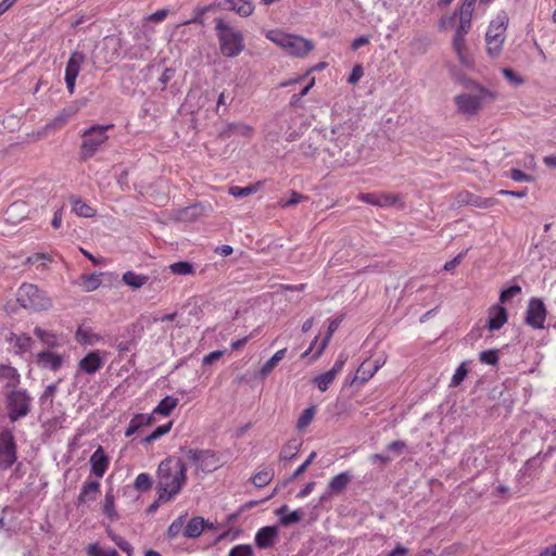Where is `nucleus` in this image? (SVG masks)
<instances>
[{
    "label": "nucleus",
    "mask_w": 556,
    "mask_h": 556,
    "mask_svg": "<svg viewBox=\"0 0 556 556\" xmlns=\"http://www.w3.org/2000/svg\"><path fill=\"white\" fill-rule=\"evenodd\" d=\"M228 556H254V551L250 544H239L229 551Z\"/></svg>",
    "instance_id": "3c124183"
},
{
    "label": "nucleus",
    "mask_w": 556,
    "mask_h": 556,
    "mask_svg": "<svg viewBox=\"0 0 556 556\" xmlns=\"http://www.w3.org/2000/svg\"><path fill=\"white\" fill-rule=\"evenodd\" d=\"M509 177L514 181H532V179H533L532 176L526 174L525 172H522L521 169H518V168L510 169Z\"/></svg>",
    "instance_id": "0e129e2a"
},
{
    "label": "nucleus",
    "mask_w": 556,
    "mask_h": 556,
    "mask_svg": "<svg viewBox=\"0 0 556 556\" xmlns=\"http://www.w3.org/2000/svg\"><path fill=\"white\" fill-rule=\"evenodd\" d=\"M7 342L11 344L13 352L17 355H23L31 351L35 344L33 338L29 334H16L14 332L9 333L7 337Z\"/></svg>",
    "instance_id": "4468645a"
},
{
    "label": "nucleus",
    "mask_w": 556,
    "mask_h": 556,
    "mask_svg": "<svg viewBox=\"0 0 556 556\" xmlns=\"http://www.w3.org/2000/svg\"><path fill=\"white\" fill-rule=\"evenodd\" d=\"M315 412H316L315 406H311V407H307L306 409H304L302 412V414L300 415V417L298 418L296 429L298 430L305 429L312 422Z\"/></svg>",
    "instance_id": "a18cd8bd"
},
{
    "label": "nucleus",
    "mask_w": 556,
    "mask_h": 556,
    "mask_svg": "<svg viewBox=\"0 0 556 556\" xmlns=\"http://www.w3.org/2000/svg\"><path fill=\"white\" fill-rule=\"evenodd\" d=\"M0 380L5 381V388L15 389L21 381L17 370L9 365H0Z\"/></svg>",
    "instance_id": "bb28decb"
},
{
    "label": "nucleus",
    "mask_w": 556,
    "mask_h": 556,
    "mask_svg": "<svg viewBox=\"0 0 556 556\" xmlns=\"http://www.w3.org/2000/svg\"><path fill=\"white\" fill-rule=\"evenodd\" d=\"M103 365L99 351L88 353L78 363L79 369L88 375L96 374Z\"/></svg>",
    "instance_id": "a211bd4d"
},
{
    "label": "nucleus",
    "mask_w": 556,
    "mask_h": 556,
    "mask_svg": "<svg viewBox=\"0 0 556 556\" xmlns=\"http://www.w3.org/2000/svg\"><path fill=\"white\" fill-rule=\"evenodd\" d=\"M187 467L180 458L167 457L157 467L159 501L166 503L174 498L187 480Z\"/></svg>",
    "instance_id": "f257e3e1"
},
{
    "label": "nucleus",
    "mask_w": 556,
    "mask_h": 556,
    "mask_svg": "<svg viewBox=\"0 0 556 556\" xmlns=\"http://www.w3.org/2000/svg\"><path fill=\"white\" fill-rule=\"evenodd\" d=\"M91 472L97 478H102L109 467V457L105 454L103 447L99 445L93 454L90 456Z\"/></svg>",
    "instance_id": "2eb2a0df"
},
{
    "label": "nucleus",
    "mask_w": 556,
    "mask_h": 556,
    "mask_svg": "<svg viewBox=\"0 0 556 556\" xmlns=\"http://www.w3.org/2000/svg\"><path fill=\"white\" fill-rule=\"evenodd\" d=\"M507 321V312L501 305H495L490 308L488 318L489 330H498Z\"/></svg>",
    "instance_id": "412c9836"
},
{
    "label": "nucleus",
    "mask_w": 556,
    "mask_h": 556,
    "mask_svg": "<svg viewBox=\"0 0 556 556\" xmlns=\"http://www.w3.org/2000/svg\"><path fill=\"white\" fill-rule=\"evenodd\" d=\"M253 134V128L247 124H229L225 135L227 137L231 136H241V137H251Z\"/></svg>",
    "instance_id": "58836bf2"
},
{
    "label": "nucleus",
    "mask_w": 556,
    "mask_h": 556,
    "mask_svg": "<svg viewBox=\"0 0 556 556\" xmlns=\"http://www.w3.org/2000/svg\"><path fill=\"white\" fill-rule=\"evenodd\" d=\"M178 405V399L174 396H165L161 400L157 406L153 409V415L159 414L162 416H169Z\"/></svg>",
    "instance_id": "473e14b6"
},
{
    "label": "nucleus",
    "mask_w": 556,
    "mask_h": 556,
    "mask_svg": "<svg viewBox=\"0 0 556 556\" xmlns=\"http://www.w3.org/2000/svg\"><path fill=\"white\" fill-rule=\"evenodd\" d=\"M547 311L544 302L539 298H531L526 311L525 323L533 329H543Z\"/></svg>",
    "instance_id": "9d476101"
},
{
    "label": "nucleus",
    "mask_w": 556,
    "mask_h": 556,
    "mask_svg": "<svg viewBox=\"0 0 556 556\" xmlns=\"http://www.w3.org/2000/svg\"><path fill=\"white\" fill-rule=\"evenodd\" d=\"M275 476V471L273 468H265L258 472H256L251 481L256 488H264L269 484Z\"/></svg>",
    "instance_id": "c9c22d12"
},
{
    "label": "nucleus",
    "mask_w": 556,
    "mask_h": 556,
    "mask_svg": "<svg viewBox=\"0 0 556 556\" xmlns=\"http://www.w3.org/2000/svg\"><path fill=\"white\" fill-rule=\"evenodd\" d=\"M465 86L469 91L457 94L454 98L457 111L464 115L472 116L478 114L485 102L495 99V93L479 83L469 80Z\"/></svg>",
    "instance_id": "f03ea898"
},
{
    "label": "nucleus",
    "mask_w": 556,
    "mask_h": 556,
    "mask_svg": "<svg viewBox=\"0 0 556 556\" xmlns=\"http://www.w3.org/2000/svg\"><path fill=\"white\" fill-rule=\"evenodd\" d=\"M353 479V475L350 471H343L332 477L327 485L329 495L341 494Z\"/></svg>",
    "instance_id": "f3484780"
},
{
    "label": "nucleus",
    "mask_w": 556,
    "mask_h": 556,
    "mask_svg": "<svg viewBox=\"0 0 556 556\" xmlns=\"http://www.w3.org/2000/svg\"><path fill=\"white\" fill-rule=\"evenodd\" d=\"M256 190L257 187L254 185L247 187L232 186L229 188V194L233 195L235 198H245L256 192Z\"/></svg>",
    "instance_id": "de8ad7c7"
},
{
    "label": "nucleus",
    "mask_w": 556,
    "mask_h": 556,
    "mask_svg": "<svg viewBox=\"0 0 556 556\" xmlns=\"http://www.w3.org/2000/svg\"><path fill=\"white\" fill-rule=\"evenodd\" d=\"M339 325H340V320L338 319H333L329 323L328 325V329H327V333L325 336V338L323 339L318 350L316 351V353L313 355V358L314 359H317L324 352V350L327 348V345L329 344L330 340H331V337L333 334V332L339 328Z\"/></svg>",
    "instance_id": "ea45409f"
},
{
    "label": "nucleus",
    "mask_w": 556,
    "mask_h": 556,
    "mask_svg": "<svg viewBox=\"0 0 556 556\" xmlns=\"http://www.w3.org/2000/svg\"><path fill=\"white\" fill-rule=\"evenodd\" d=\"M216 35L220 52L227 58H235L244 50V37L240 30L233 29L222 18H216Z\"/></svg>",
    "instance_id": "7ed1b4c3"
},
{
    "label": "nucleus",
    "mask_w": 556,
    "mask_h": 556,
    "mask_svg": "<svg viewBox=\"0 0 556 556\" xmlns=\"http://www.w3.org/2000/svg\"><path fill=\"white\" fill-rule=\"evenodd\" d=\"M20 305L33 311H47L52 306L51 299L36 285L23 283L16 294Z\"/></svg>",
    "instance_id": "39448f33"
},
{
    "label": "nucleus",
    "mask_w": 556,
    "mask_h": 556,
    "mask_svg": "<svg viewBox=\"0 0 556 556\" xmlns=\"http://www.w3.org/2000/svg\"><path fill=\"white\" fill-rule=\"evenodd\" d=\"M302 445V442L298 439L289 440L280 452V459L290 460L293 459Z\"/></svg>",
    "instance_id": "e433bc0d"
},
{
    "label": "nucleus",
    "mask_w": 556,
    "mask_h": 556,
    "mask_svg": "<svg viewBox=\"0 0 556 556\" xmlns=\"http://www.w3.org/2000/svg\"><path fill=\"white\" fill-rule=\"evenodd\" d=\"M521 293V288L518 285H514L501 292L500 301L502 303H505L516 296L517 294Z\"/></svg>",
    "instance_id": "6e6d98bb"
},
{
    "label": "nucleus",
    "mask_w": 556,
    "mask_h": 556,
    "mask_svg": "<svg viewBox=\"0 0 556 556\" xmlns=\"http://www.w3.org/2000/svg\"><path fill=\"white\" fill-rule=\"evenodd\" d=\"M378 371V366L372 365L371 361L363 362L357 368L355 380H359L361 383L367 382L376 372Z\"/></svg>",
    "instance_id": "7c9ffc66"
},
{
    "label": "nucleus",
    "mask_w": 556,
    "mask_h": 556,
    "mask_svg": "<svg viewBox=\"0 0 556 556\" xmlns=\"http://www.w3.org/2000/svg\"><path fill=\"white\" fill-rule=\"evenodd\" d=\"M456 17L457 12H454L452 15L442 16L439 22L440 29H447L454 27L456 24Z\"/></svg>",
    "instance_id": "e2e57ef3"
},
{
    "label": "nucleus",
    "mask_w": 556,
    "mask_h": 556,
    "mask_svg": "<svg viewBox=\"0 0 556 556\" xmlns=\"http://www.w3.org/2000/svg\"><path fill=\"white\" fill-rule=\"evenodd\" d=\"M109 536L112 539V541L123 551L127 554V556L134 555V548L131 544L124 539L121 535H117L113 533L111 530H108Z\"/></svg>",
    "instance_id": "49530a36"
},
{
    "label": "nucleus",
    "mask_w": 556,
    "mask_h": 556,
    "mask_svg": "<svg viewBox=\"0 0 556 556\" xmlns=\"http://www.w3.org/2000/svg\"><path fill=\"white\" fill-rule=\"evenodd\" d=\"M169 270L174 275L187 276L194 274V266L190 262L179 261L168 266Z\"/></svg>",
    "instance_id": "a19ab883"
},
{
    "label": "nucleus",
    "mask_w": 556,
    "mask_h": 556,
    "mask_svg": "<svg viewBox=\"0 0 556 556\" xmlns=\"http://www.w3.org/2000/svg\"><path fill=\"white\" fill-rule=\"evenodd\" d=\"M36 363L43 369L58 371L63 364V356L50 351H41L36 355Z\"/></svg>",
    "instance_id": "dca6fc26"
},
{
    "label": "nucleus",
    "mask_w": 556,
    "mask_h": 556,
    "mask_svg": "<svg viewBox=\"0 0 556 556\" xmlns=\"http://www.w3.org/2000/svg\"><path fill=\"white\" fill-rule=\"evenodd\" d=\"M345 362L346 357L343 354L339 355L331 369L314 378L313 382L321 392H325L329 388L337 375L342 370Z\"/></svg>",
    "instance_id": "f8f14e48"
},
{
    "label": "nucleus",
    "mask_w": 556,
    "mask_h": 556,
    "mask_svg": "<svg viewBox=\"0 0 556 556\" xmlns=\"http://www.w3.org/2000/svg\"><path fill=\"white\" fill-rule=\"evenodd\" d=\"M103 514L112 521L118 519V514L115 508V496L113 494V490L110 489L105 493L104 503H103Z\"/></svg>",
    "instance_id": "72a5a7b5"
},
{
    "label": "nucleus",
    "mask_w": 556,
    "mask_h": 556,
    "mask_svg": "<svg viewBox=\"0 0 556 556\" xmlns=\"http://www.w3.org/2000/svg\"><path fill=\"white\" fill-rule=\"evenodd\" d=\"M31 396L25 389H13L5 394L8 418L15 422L26 417L31 410Z\"/></svg>",
    "instance_id": "0eeeda50"
},
{
    "label": "nucleus",
    "mask_w": 556,
    "mask_h": 556,
    "mask_svg": "<svg viewBox=\"0 0 556 556\" xmlns=\"http://www.w3.org/2000/svg\"><path fill=\"white\" fill-rule=\"evenodd\" d=\"M103 274H89V275H81L80 276V286L86 292L93 291L98 289L101 285V276Z\"/></svg>",
    "instance_id": "f704fd0d"
},
{
    "label": "nucleus",
    "mask_w": 556,
    "mask_h": 556,
    "mask_svg": "<svg viewBox=\"0 0 556 556\" xmlns=\"http://www.w3.org/2000/svg\"><path fill=\"white\" fill-rule=\"evenodd\" d=\"M17 459L16 443L13 432L9 429L0 432V468H10Z\"/></svg>",
    "instance_id": "1a4fd4ad"
},
{
    "label": "nucleus",
    "mask_w": 556,
    "mask_h": 556,
    "mask_svg": "<svg viewBox=\"0 0 556 556\" xmlns=\"http://www.w3.org/2000/svg\"><path fill=\"white\" fill-rule=\"evenodd\" d=\"M205 528L213 529V525L206 522L202 517H193L184 529V536L189 539L199 538Z\"/></svg>",
    "instance_id": "aec40b11"
},
{
    "label": "nucleus",
    "mask_w": 556,
    "mask_h": 556,
    "mask_svg": "<svg viewBox=\"0 0 556 556\" xmlns=\"http://www.w3.org/2000/svg\"><path fill=\"white\" fill-rule=\"evenodd\" d=\"M471 28V21L459 18V24L456 27L454 38H453V49L458 50L464 43H466V35L469 33Z\"/></svg>",
    "instance_id": "cd10ccee"
},
{
    "label": "nucleus",
    "mask_w": 556,
    "mask_h": 556,
    "mask_svg": "<svg viewBox=\"0 0 556 556\" xmlns=\"http://www.w3.org/2000/svg\"><path fill=\"white\" fill-rule=\"evenodd\" d=\"M135 490L147 492L152 488V478L149 473L142 472L137 476L134 482Z\"/></svg>",
    "instance_id": "c03bdc74"
},
{
    "label": "nucleus",
    "mask_w": 556,
    "mask_h": 556,
    "mask_svg": "<svg viewBox=\"0 0 556 556\" xmlns=\"http://www.w3.org/2000/svg\"><path fill=\"white\" fill-rule=\"evenodd\" d=\"M358 199L362 202H364V203L378 206V203H379V192L361 193L358 195Z\"/></svg>",
    "instance_id": "69168bd1"
},
{
    "label": "nucleus",
    "mask_w": 556,
    "mask_h": 556,
    "mask_svg": "<svg viewBox=\"0 0 556 556\" xmlns=\"http://www.w3.org/2000/svg\"><path fill=\"white\" fill-rule=\"evenodd\" d=\"M277 536V527H263L256 532L255 544L260 548L271 547L275 544Z\"/></svg>",
    "instance_id": "6ab92c4d"
},
{
    "label": "nucleus",
    "mask_w": 556,
    "mask_h": 556,
    "mask_svg": "<svg viewBox=\"0 0 556 556\" xmlns=\"http://www.w3.org/2000/svg\"><path fill=\"white\" fill-rule=\"evenodd\" d=\"M468 374V369L466 368L465 364H462L456 369L455 374L452 377L451 386L457 387L459 386L464 379L466 378Z\"/></svg>",
    "instance_id": "13d9d810"
},
{
    "label": "nucleus",
    "mask_w": 556,
    "mask_h": 556,
    "mask_svg": "<svg viewBox=\"0 0 556 556\" xmlns=\"http://www.w3.org/2000/svg\"><path fill=\"white\" fill-rule=\"evenodd\" d=\"M87 552L89 556H119L115 549H102L97 544H90Z\"/></svg>",
    "instance_id": "864d4df0"
},
{
    "label": "nucleus",
    "mask_w": 556,
    "mask_h": 556,
    "mask_svg": "<svg viewBox=\"0 0 556 556\" xmlns=\"http://www.w3.org/2000/svg\"><path fill=\"white\" fill-rule=\"evenodd\" d=\"M363 74L364 72L362 65H355L349 76L348 81L350 84H356L362 78Z\"/></svg>",
    "instance_id": "774afa93"
},
{
    "label": "nucleus",
    "mask_w": 556,
    "mask_h": 556,
    "mask_svg": "<svg viewBox=\"0 0 556 556\" xmlns=\"http://www.w3.org/2000/svg\"><path fill=\"white\" fill-rule=\"evenodd\" d=\"M508 17L506 14L498 15L492 21L485 34L486 51L491 58H497L503 49L506 38Z\"/></svg>",
    "instance_id": "6e6552de"
},
{
    "label": "nucleus",
    "mask_w": 556,
    "mask_h": 556,
    "mask_svg": "<svg viewBox=\"0 0 556 556\" xmlns=\"http://www.w3.org/2000/svg\"><path fill=\"white\" fill-rule=\"evenodd\" d=\"M457 54L458 61L462 65L466 67H471L473 65L472 58L466 53V43H464L458 50H454Z\"/></svg>",
    "instance_id": "5fc2aeb1"
},
{
    "label": "nucleus",
    "mask_w": 556,
    "mask_h": 556,
    "mask_svg": "<svg viewBox=\"0 0 556 556\" xmlns=\"http://www.w3.org/2000/svg\"><path fill=\"white\" fill-rule=\"evenodd\" d=\"M479 359L483 364L496 365L498 363L497 350H486L479 354Z\"/></svg>",
    "instance_id": "603ef678"
},
{
    "label": "nucleus",
    "mask_w": 556,
    "mask_h": 556,
    "mask_svg": "<svg viewBox=\"0 0 556 556\" xmlns=\"http://www.w3.org/2000/svg\"><path fill=\"white\" fill-rule=\"evenodd\" d=\"M456 202L458 205H471L480 208H490L498 203L495 198H482L468 191L459 192Z\"/></svg>",
    "instance_id": "ddd939ff"
},
{
    "label": "nucleus",
    "mask_w": 556,
    "mask_h": 556,
    "mask_svg": "<svg viewBox=\"0 0 556 556\" xmlns=\"http://www.w3.org/2000/svg\"><path fill=\"white\" fill-rule=\"evenodd\" d=\"M172 426H173V422L169 421L165 425H161V426L156 427L149 435H147L142 439V443L150 444V443L154 442L155 440H159L161 437L165 435L166 433H168L170 431Z\"/></svg>",
    "instance_id": "79ce46f5"
},
{
    "label": "nucleus",
    "mask_w": 556,
    "mask_h": 556,
    "mask_svg": "<svg viewBox=\"0 0 556 556\" xmlns=\"http://www.w3.org/2000/svg\"><path fill=\"white\" fill-rule=\"evenodd\" d=\"M502 73L504 77L514 86H520L525 83V79L511 68H504Z\"/></svg>",
    "instance_id": "4d7b16f0"
},
{
    "label": "nucleus",
    "mask_w": 556,
    "mask_h": 556,
    "mask_svg": "<svg viewBox=\"0 0 556 556\" xmlns=\"http://www.w3.org/2000/svg\"><path fill=\"white\" fill-rule=\"evenodd\" d=\"M34 334L48 348H59L62 345V337L53 331L37 326L34 329Z\"/></svg>",
    "instance_id": "4be33fe9"
},
{
    "label": "nucleus",
    "mask_w": 556,
    "mask_h": 556,
    "mask_svg": "<svg viewBox=\"0 0 556 556\" xmlns=\"http://www.w3.org/2000/svg\"><path fill=\"white\" fill-rule=\"evenodd\" d=\"M185 517L186 516H179L170 523V526L167 529L168 538L174 539L181 532L185 526Z\"/></svg>",
    "instance_id": "8fccbe9b"
},
{
    "label": "nucleus",
    "mask_w": 556,
    "mask_h": 556,
    "mask_svg": "<svg viewBox=\"0 0 556 556\" xmlns=\"http://www.w3.org/2000/svg\"><path fill=\"white\" fill-rule=\"evenodd\" d=\"M100 491V482L98 481H86L80 490L77 497V504H84L86 502H92L96 500L97 494Z\"/></svg>",
    "instance_id": "b1692460"
},
{
    "label": "nucleus",
    "mask_w": 556,
    "mask_h": 556,
    "mask_svg": "<svg viewBox=\"0 0 556 556\" xmlns=\"http://www.w3.org/2000/svg\"><path fill=\"white\" fill-rule=\"evenodd\" d=\"M337 130L333 128L331 130V138L330 140L336 142V146L339 148V150L342 149V147H345L350 140V135H340L338 137H334Z\"/></svg>",
    "instance_id": "338daca9"
},
{
    "label": "nucleus",
    "mask_w": 556,
    "mask_h": 556,
    "mask_svg": "<svg viewBox=\"0 0 556 556\" xmlns=\"http://www.w3.org/2000/svg\"><path fill=\"white\" fill-rule=\"evenodd\" d=\"M153 422H154L153 413L150 414V415L149 414H136L131 418V420H130V422H129V425H128V427H127V429L125 431V435L126 437H130L135 432H137L140 428L150 426Z\"/></svg>",
    "instance_id": "5701e85b"
},
{
    "label": "nucleus",
    "mask_w": 556,
    "mask_h": 556,
    "mask_svg": "<svg viewBox=\"0 0 556 556\" xmlns=\"http://www.w3.org/2000/svg\"><path fill=\"white\" fill-rule=\"evenodd\" d=\"M287 349L277 351L260 369L258 376L261 378L267 377L278 363L285 357Z\"/></svg>",
    "instance_id": "2f4dec72"
},
{
    "label": "nucleus",
    "mask_w": 556,
    "mask_h": 556,
    "mask_svg": "<svg viewBox=\"0 0 556 556\" xmlns=\"http://www.w3.org/2000/svg\"><path fill=\"white\" fill-rule=\"evenodd\" d=\"M122 280L128 287L132 289H139L148 282L149 277L146 275L136 274L135 271L128 270L123 275Z\"/></svg>",
    "instance_id": "c756f323"
},
{
    "label": "nucleus",
    "mask_w": 556,
    "mask_h": 556,
    "mask_svg": "<svg viewBox=\"0 0 556 556\" xmlns=\"http://www.w3.org/2000/svg\"><path fill=\"white\" fill-rule=\"evenodd\" d=\"M306 199H307V197H305L296 191H291L290 199L286 202H281L280 205H281V207L286 208V207L295 205Z\"/></svg>",
    "instance_id": "680f3d73"
},
{
    "label": "nucleus",
    "mask_w": 556,
    "mask_h": 556,
    "mask_svg": "<svg viewBox=\"0 0 556 556\" xmlns=\"http://www.w3.org/2000/svg\"><path fill=\"white\" fill-rule=\"evenodd\" d=\"M302 517L303 514L300 510H293L285 516H281L280 521L283 526H289L299 522Z\"/></svg>",
    "instance_id": "bf43d9fd"
},
{
    "label": "nucleus",
    "mask_w": 556,
    "mask_h": 556,
    "mask_svg": "<svg viewBox=\"0 0 556 556\" xmlns=\"http://www.w3.org/2000/svg\"><path fill=\"white\" fill-rule=\"evenodd\" d=\"M86 61V54L81 51H74L65 67V84L71 94L75 91L76 78L80 72L81 65Z\"/></svg>",
    "instance_id": "9b49d317"
},
{
    "label": "nucleus",
    "mask_w": 556,
    "mask_h": 556,
    "mask_svg": "<svg viewBox=\"0 0 556 556\" xmlns=\"http://www.w3.org/2000/svg\"><path fill=\"white\" fill-rule=\"evenodd\" d=\"M267 38L286 50L289 54L298 58L307 55L313 49V41L301 36L286 34L279 30H270Z\"/></svg>",
    "instance_id": "20e7f679"
},
{
    "label": "nucleus",
    "mask_w": 556,
    "mask_h": 556,
    "mask_svg": "<svg viewBox=\"0 0 556 556\" xmlns=\"http://www.w3.org/2000/svg\"><path fill=\"white\" fill-rule=\"evenodd\" d=\"M101 339L102 337L94 333L91 327L79 326L75 333V340L81 345H93Z\"/></svg>",
    "instance_id": "393cba45"
},
{
    "label": "nucleus",
    "mask_w": 556,
    "mask_h": 556,
    "mask_svg": "<svg viewBox=\"0 0 556 556\" xmlns=\"http://www.w3.org/2000/svg\"><path fill=\"white\" fill-rule=\"evenodd\" d=\"M113 127V124L93 125L84 130L80 146L81 160L87 161L98 152L100 147L109 139L106 131Z\"/></svg>",
    "instance_id": "423d86ee"
},
{
    "label": "nucleus",
    "mask_w": 556,
    "mask_h": 556,
    "mask_svg": "<svg viewBox=\"0 0 556 556\" xmlns=\"http://www.w3.org/2000/svg\"><path fill=\"white\" fill-rule=\"evenodd\" d=\"M180 451H185L187 454V457L190 462L197 465L199 468V465L201 463H204L208 459H214V452L212 450H197V448H185L181 447Z\"/></svg>",
    "instance_id": "c85d7f7f"
},
{
    "label": "nucleus",
    "mask_w": 556,
    "mask_h": 556,
    "mask_svg": "<svg viewBox=\"0 0 556 556\" xmlns=\"http://www.w3.org/2000/svg\"><path fill=\"white\" fill-rule=\"evenodd\" d=\"M70 202L72 204V211L80 217L90 218L93 217L97 213V211L93 207H91L89 204H87L76 195H71Z\"/></svg>",
    "instance_id": "a878e982"
},
{
    "label": "nucleus",
    "mask_w": 556,
    "mask_h": 556,
    "mask_svg": "<svg viewBox=\"0 0 556 556\" xmlns=\"http://www.w3.org/2000/svg\"><path fill=\"white\" fill-rule=\"evenodd\" d=\"M229 10L236 11L240 16H250L254 11L252 2L247 0H233L232 3H227Z\"/></svg>",
    "instance_id": "4c0bfd02"
},
{
    "label": "nucleus",
    "mask_w": 556,
    "mask_h": 556,
    "mask_svg": "<svg viewBox=\"0 0 556 556\" xmlns=\"http://www.w3.org/2000/svg\"><path fill=\"white\" fill-rule=\"evenodd\" d=\"M316 457V452H312L309 454V456L307 457V459L296 468V470L292 473V476L290 477V480H293L295 478H298L299 476H301L303 472L306 471L307 467L313 463V460L315 459Z\"/></svg>",
    "instance_id": "052dcab7"
},
{
    "label": "nucleus",
    "mask_w": 556,
    "mask_h": 556,
    "mask_svg": "<svg viewBox=\"0 0 556 556\" xmlns=\"http://www.w3.org/2000/svg\"><path fill=\"white\" fill-rule=\"evenodd\" d=\"M400 201V195L395 193L379 192L378 206L387 207L392 206Z\"/></svg>",
    "instance_id": "09e8293b"
},
{
    "label": "nucleus",
    "mask_w": 556,
    "mask_h": 556,
    "mask_svg": "<svg viewBox=\"0 0 556 556\" xmlns=\"http://www.w3.org/2000/svg\"><path fill=\"white\" fill-rule=\"evenodd\" d=\"M214 8H215V4H210V5H205V7H197L193 11V16L189 21H186L184 24L185 25H188V24L204 25L205 13L211 11Z\"/></svg>",
    "instance_id": "37998d69"
}]
</instances>
